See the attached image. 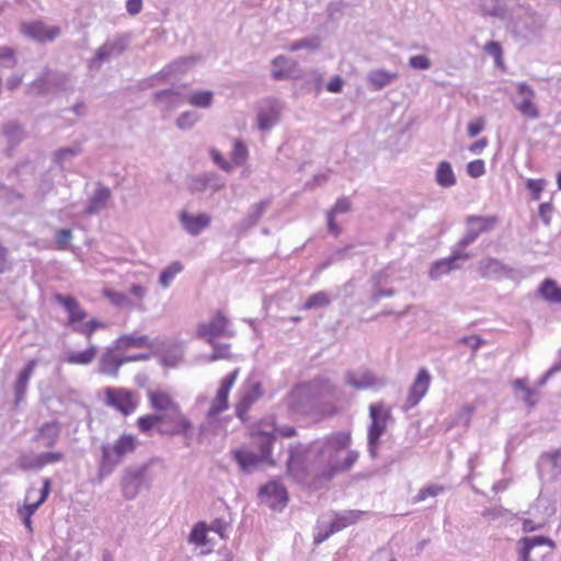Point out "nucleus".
<instances>
[{"label": "nucleus", "mask_w": 561, "mask_h": 561, "mask_svg": "<svg viewBox=\"0 0 561 561\" xmlns=\"http://www.w3.org/2000/svg\"><path fill=\"white\" fill-rule=\"evenodd\" d=\"M179 219L183 229L192 236L199 234L210 224V217L207 214L191 215L182 211Z\"/></svg>", "instance_id": "obj_27"}, {"label": "nucleus", "mask_w": 561, "mask_h": 561, "mask_svg": "<svg viewBox=\"0 0 561 561\" xmlns=\"http://www.w3.org/2000/svg\"><path fill=\"white\" fill-rule=\"evenodd\" d=\"M50 491V480L44 479L43 488L39 490V496L35 502L25 503L22 508L19 510L20 514L34 515L38 507L46 501Z\"/></svg>", "instance_id": "obj_42"}, {"label": "nucleus", "mask_w": 561, "mask_h": 561, "mask_svg": "<svg viewBox=\"0 0 561 561\" xmlns=\"http://www.w3.org/2000/svg\"><path fill=\"white\" fill-rule=\"evenodd\" d=\"M195 187L198 190L211 188L218 191L225 186L224 181L215 172L205 173L194 179Z\"/></svg>", "instance_id": "obj_41"}, {"label": "nucleus", "mask_w": 561, "mask_h": 561, "mask_svg": "<svg viewBox=\"0 0 561 561\" xmlns=\"http://www.w3.org/2000/svg\"><path fill=\"white\" fill-rule=\"evenodd\" d=\"M539 294L545 300L561 305V287L558 286L556 280L545 279L539 287Z\"/></svg>", "instance_id": "obj_38"}, {"label": "nucleus", "mask_w": 561, "mask_h": 561, "mask_svg": "<svg viewBox=\"0 0 561 561\" xmlns=\"http://www.w3.org/2000/svg\"><path fill=\"white\" fill-rule=\"evenodd\" d=\"M37 365L36 359H30L25 367L20 371L18 379L15 381L14 386V392H15V403L19 404L25 396L28 381L34 373V369Z\"/></svg>", "instance_id": "obj_32"}, {"label": "nucleus", "mask_w": 561, "mask_h": 561, "mask_svg": "<svg viewBox=\"0 0 561 561\" xmlns=\"http://www.w3.org/2000/svg\"><path fill=\"white\" fill-rule=\"evenodd\" d=\"M370 425L367 434V445L369 455L375 458L379 439L386 431L388 423L392 420L391 410L382 403H373L369 405Z\"/></svg>", "instance_id": "obj_5"}, {"label": "nucleus", "mask_w": 561, "mask_h": 561, "mask_svg": "<svg viewBox=\"0 0 561 561\" xmlns=\"http://www.w3.org/2000/svg\"><path fill=\"white\" fill-rule=\"evenodd\" d=\"M467 173L471 178H480L485 173V164L481 159L473 160L467 164Z\"/></svg>", "instance_id": "obj_64"}, {"label": "nucleus", "mask_w": 561, "mask_h": 561, "mask_svg": "<svg viewBox=\"0 0 561 561\" xmlns=\"http://www.w3.org/2000/svg\"><path fill=\"white\" fill-rule=\"evenodd\" d=\"M280 105L276 100H264L257 108V127L265 131L279 121Z\"/></svg>", "instance_id": "obj_20"}, {"label": "nucleus", "mask_w": 561, "mask_h": 561, "mask_svg": "<svg viewBox=\"0 0 561 561\" xmlns=\"http://www.w3.org/2000/svg\"><path fill=\"white\" fill-rule=\"evenodd\" d=\"M214 93L211 91H194L187 95V103L199 108L211 106Z\"/></svg>", "instance_id": "obj_44"}, {"label": "nucleus", "mask_w": 561, "mask_h": 561, "mask_svg": "<svg viewBox=\"0 0 561 561\" xmlns=\"http://www.w3.org/2000/svg\"><path fill=\"white\" fill-rule=\"evenodd\" d=\"M274 69L272 76L274 79L284 80L291 78L297 72V62L287 56H277L272 61Z\"/></svg>", "instance_id": "obj_30"}, {"label": "nucleus", "mask_w": 561, "mask_h": 561, "mask_svg": "<svg viewBox=\"0 0 561 561\" xmlns=\"http://www.w3.org/2000/svg\"><path fill=\"white\" fill-rule=\"evenodd\" d=\"M64 454L60 451H47L37 455L39 470L47 465L57 463L64 460Z\"/></svg>", "instance_id": "obj_56"}, {"label": "nucleus", "mask_w": 561, "mask_h": 561, "mask_svg": "<svg viewBox=\"0 0 561 561\" xmlns=\"http://www.w3.org/2000/svg\"><path fill=\"white\" fill-rule=\"evenodd\" d=\"M148 400L156 413H167L179 407V403L162 390H150L148 392Z\"/></svg>", "instance_id": "obj_29"}, {"label": "nucleus", "mask_w": 561, "mask_h": 561, "mask_svg": "<svg viewBox=\"0 0 561 561\" xmlns=\"http://www.w3.org/2000/svg\"><path fill=\"white\" fill-rule=\"evenodd\" d=\"M409 66L416 70H427L432 62L425 55H414L410 57Z\"/></svg>", "instance_id": "obj_62"}, {"label": "nucleus", "mask_w": 561, "mask_h": 561, "mask_svg": "<svg viewBox=\"0 0 561 561\" xmlns=\"http://www.w3.org/2000/svg\"><path fill=\"white\" fill-rule=\"evenodd\" d=\"M470 257V253L461 251L454 247L451 254L448 257L438 260L433 263L430 271V277L433 279H437L454 270H458L461 267V263L466 262Z\"/></svg>", "instance_id": "obj_16"}, {"label": "nucleus", "mask_w": 561, "mask_h": 561, "mask_svg": "<svg viewBox=\"0 0 561 561\" xmlns=\"http://www.w3.org/2000/svg\"><path fill=\"white\" fill-rule=\"evenodd\" d=\"M321 45V38L318 35L307 36L305 38L295 41L288 44L285 48L289 51H297L300 49L316 50Z\"/></svg>", "instance_id": "obj_45"}, {"label": "nucleus", "mask_w": 561, "mask_h": 561, "mask_svg": "<svg viewBox=\"0 0 561 561\" xmlns=\"http://www.w3.org/2000/svg\"><path fill=\"white\" fill-rule=\"evenodd\" d=\"M161 417L159 413L153 414H147L144 416H140L137 420V425L142 433H149L154 426L160 424Z\"/></svg>", "instance_id": "obj_54"}, {"label": "nucleus", "mask_w": 561, "mask_h": 561, "mask_svg": "<svg viewBox=\"0 0 561 561\" xmlns=\"http://www.w3.org/2000/svg\"><path fill=\"white\" fill-rule=\"evenodd\" d=\"M162 425L161 433L188 437L193 428L192 422L182 413L180 405L167 413H159Z\"/></svg>", "instance_id": "obj_13"}, {"label": "nucleus", "mask_w": 561, "mask_h": 561, "mask_svg": "<svg viewBox=\"0 0 561 561\" xmlns=\"http://www.w3.org/2000/svg\"><path fill=\"white\" fill-rule=\"evenodd\" d=\"M3 134L12 145L19 144L23 138L22 127L16 122H9L3 126Z\"/></svg>", "instance_id": "obj_50"}, {"label": "nucleus", "mask_w": 561, "mask_h": 561, "mask_svg": "<svg viewBox=\"0 0 561 561\" xmlns=\"http://www.w3.org/2000/svg\"><path fill=\"white\" fill-rule=\"evenodd\" d=\"M61 433V425L58 421H49L43 423L36 431L33 440L38 443L42 447H54Z\"/></svg>", "instance_id": "obj_22"}, {"label": "nucleus", "mask_w": 561, "mask_h": 561, "mask_svg": "<svg viewBox=\"0 0 561 561\" xmlns=\"http://www.w3.org/2000/svg\"><path fill=\"white\" fill-rule=\"evenodd\" d=\"M80 149L78 147H67L61 148L55 153V162L58 163L61 168L65 167V163L79 154Z\"/></svg>", "instance_id": "obj_55"}, {"label": "nucleus", "mask_w": 561, "mask_h": 561, "mask_svg": "<svg viewBox=\"0 0 561 561\" xmlns=\"http://www.w3.org/2000/svg\"><path fill=\"white\" fill-rule=\"evenodd\" d=\"M259 497L273 510H282L288 500L285 486L276 480L263 485L259 491Z\"/></svg>", "instance_id": "obj_19"}, {"label": "nucleus", "mask_w": 561, "mask_h": 561, "mask_svg": "<svg viewBox=\"0 0 561 561\" xmlns=\"http://www.w3.org/2000/svg\"><path fill=\"white\" fill-rule=\"evenodd\" d=\"M518 561H541L554 547L545 536L523 537L517 541Z\"/></svg>", "instance_id": "obj_8"}, {"label": "nucleus", "mask_w": 561, "mask_h": 561, "mask_svg": "<svg viewBox=\"0 0 561 561\" xmlns=\"http://www.w3.org/2000/svg\"><path fill=\"white\" fill-rule=\"evenodd\" d=\"M196 334L207 343L213 344V341L217 337H232L234 330L230 320L221 311H217L208 322L198 324Z\"/></svg>", "instance_id": "obj_9"}, {"label": "nucleus", "mask_w": 561, "mask_h": 561, "mask_svg": "<svg viewBox=\"0 0 561 561\" xmlns=\"http://www.w3.org/2000/svg\"><path fill=\"white\" fill-rule=\"evenodd\" d=\"M201 116L195 111H186L183 112L176 119V126L180 129H190L192 128L198 121Z\"/></svg>", "instance_id": "obj_53"}, {"label": "nucleus", "mask_w": 561, "mask_h": 561, "mask_svg": "<svg viewBox=\"0 0 561 561\" xmlns=\"http://www.w3.org/2000/svg\"><path fill=\"white\" fill-rule=\"evenodd\" d=\"M184 266L181 262L174 261L164 267L159 276V284L163 288L170 287L174 278L183 271Z\"/></svg>", "instance_id": "obj_43"}, {"label": "nucleus", "mask_w": 561, "mask_h": 561, "mask_svg": "<svg viewBox=\"0 0 561 561\" xmlns=\"http://www.w3.org/2000/svg\"><path fill=\"white\" fill-rule=\"evenodd\" d=\"M183 353L181 350L175 348L174 351L164 352L161 355V363L168 367H175L182 360Z\"/></svg>", "instance_id": "obj_58"}, {"label": "nucleus", "mask_w": 561, "mask_h": 561, "mask_svg": "<svg viewBox=\"0 0 561 561\" xmlns=\"http://www.w3.org/2000/svg\"><path fill=\"white\" fill-rule=\"evenodd\" d=\"M275 430L276 422L274 417L262 419L251 432L252 445L257 449V453L248 447L232 451V457L241 471L251 473L262 463L272 467L276 465L272 457Z\"/></svg>", "instance_id": "obj_2"}, {"label": "nucleus", "mask_w": 561, "mask_h": 561, "mask_svg": "<svg viewBox=\"0 0 561 561\" xmlns=\"http://www.w3.org/2000/svg\"><path fill=\"white\" fill-rule=\"evenodd\" d=\"M436 183L445 188L451 187L456 184V175L453 167L448 161H440L435 172Z\"/></svg>", "instance_id": "obj_37"}, {"label": "nucleus", "mask_w": 561, "mask_h": 561, "mask_svg": "<svg viewBox=\"0 0 561 561\" xmlns=\"http://www.w3.org/2000/svg\"><path fill=\"white\" fill-rule=\"evenodd\" d=\"M444 492V486L438 484H431L421 489L416 495V501L421 502L427 497H434Z\"/></svg>", "instance_id": "obj_60"}, {"label": "nucleus", "mask_w": 561, "mask_h": 561, "mask_svg": "<svg viewBox=\"0 0 561 561\" xmlns=\"http://www.w3.org/2000/svg\"><path fill=\"white\" fill-rule=\"evenodd\" d=\"M368 81L375 90H381L398 78L396 72L383 69L373 70L368 73Z\"/></svg>", "instance_id": "obj_40"}, {"label": "nucleus", "mask_w": 561, "mask_h": 561, "mask_svg": "<svg viewBox=\"0 0 561 561\" xmlns=\"http://www.w3.org/2000/svg\"><path fill=\"white\" fill-rule=\"evenodd\" d=\"M125 48L126 41L123 36L106 41L96 49L94 57L90 60V70H100L104 62H108L113 58L118 57Z\"/></svg>", "instance_id": "obj_14"}, {"label": "nucleus", "mask_w": 561, "mask_h": 561, "mask_svg": "<svg viewBox=\"0 0 561 561\" xmlns=\"http://www.w3.org/2000/svg\"><path fill=\"white\" fill-rule=\"evenodd\" d=\"M348 431L333 432L307 445L288 446L286 472L295 482L314 490L329 484L337 474L350 471L359 453L351 449Z\"/></svg>", "instance_id": "obj_1"}, {"label": "nucleus", "mask_w": 561, "mask_h": 561, "mask_svg": "<svg viewBox=\"0 0 561 561\" xmlns=\"http://www.w3.org/2000/svg\"><path fill=\"white\" fill-rule=\"evenodd\" d=\"M113 345L118 351H124L133 347H150V340L147 335L139 333L124 334L117 337Z\"/></svg>", "instance_id": "obj_35"}, {"label": "nucleus", "mask_w": 561, "mask_h": 561, "mask_svg": "<svg viewBox=\"0 0 561 561\" xmlns=\"http://www.w3.org/2000/svg\"><path fill=\"white\" fill-rule=\"evenodd\" d=\"M214 348L213 354L208 357L209 362H216L219 359H228L230 357V344H220L213 341L210 344Z\"/></svg>", "instance_id": "obj_57"}, {"label": "nucleus", "mask_w": 561, "mask_h": 561, "mask_svg": "<svg viewBox=\"0 0 561 561\" xmlns=\"http://www.w3.org/2000/svg\"><path fill=\"white\" fill-rule=\"evenodd\" d=\"M147 467L128 468L122 478V493L126 500H134L146 482Z\"/></svg>", "instance_id": "obj_15"}, {"label": "nucleus", "mask_w": 561, "mask_h": 561, "mask_svg": "<svg viewBox=\"0 0 561 561\" xmlns=\"http://www.w3.org/2000/svg\"><path fill=\"white\" fill-rule=\"evenodd\" d=\"M331 298L327 291H318L312 294L304 304L305 310L323 308L330 305Z\"/></svg>", "instance_id": "obj_48"}, {"label": "nucleus", "mask_w": 561, "mask_h": 561, "mask_svg": "<svg viewBox=\"0 0 561 561\" xmlns=\"http://www.w3.org/2000/svg\"><path fill=\"white\" fill-rule=\"evenodd\" d=\"M366 512L359 510H348L343 512H333V518L330 520V524L333 527V530L336 533L355 524L357 520L364 516Z\"/></svg>", "instance_id": "obj_33"}, {"label": "nucleus", "mask_w": 561, "mask_h": 561, "mask_svg": "<svg viewBox=\"0 0 561 561\" xmlns=\"http://www.w3.org/2000/svg\"><path fill=\"white\" fill-rule=\"evenodd\" d=\"M21 30L24 35L38 42H50L60 35L58 26H49L42 21L23 23Z\"/></svg>", "instance_id": "obj_21"}, {"label": "nucleus", "mask_w": 561, "mask_h": 561, "mask_svg": "<svg viewBox=\"0 0 561 561\" xmlns=\"http://www.w3.org/2000/svg\"><path fill=\"white\" fill-rule=\"evenodd\" d=\"M515 391L523 393V400L534 405L537 401L538 392L535 389L529 388L524 379H516L513 383Z\"/></svg>", "instance_id": "obj_49"}, {"label": "nucleus", "mask_w": 561, "mask_h": 561, "mask_svg": "<svg viewBox=\"0 0 561 561\" xmlns=\"http://www.w3.org/2000/svg\"><path fill=\"white\" fill-rule=\"evenodd\" d=\"M496 219L490 216H469L466 220L467 228L463 237L455 245L456 249L463 251L472 244L481 233L491 231L495 226Z\"/></svg>", "instance_id": "obj_12"}, {"label": "nucleus", "mask_w": 561, "mask_h": 561, "mask_svg": "<svg viewBox=\"0 0 561 561\" xmlns=\"http://www.w3.org/2000/svg\"><path fill=\"white\" fill-rule=\"evenodd\" d=\"M98 353V347L93 344H89V347L84 351H68L64 354L62 360L70 365H89L91 364Z\"/></svg>", "instance_id": "obj_34"}, {"label": "nucleus", "mask_w": 561, "mask_h": 561, "mask_svg": "<svg viewBox=\"0 0 561 561\" xmlns=\"http://www.w3.org/2000/svg\"><path fill=\"white\" fill-rule=\"evenodd\" d=\"M187 64L188 59L185 58L174 60L173 62L169 64L163 69H161L157 75L147 79L146 87H154L160 81H164L175 73L185 71Z\"/></svg>", "instance_id": "obj_31"}, {"label": "nucleus", "mask_w": 561, "mask_h": 561, "mask_svg": "<svg viewBox=\"0 0 561 561\" xmlns=\"http://www.w3.org/2000/svg\"><path fill=\"white\" fill-rule=\"evenodd\" d=\"M136 447L137 439L135 436L129 434L122 435L113 444L103 445L100 473L102 476L111 474L124 458L136 449Z\"/></svg>", "instance_id": "obj_4"}, {"label": "nucleus", "mask_w": 561, "mask_h": 561, "mask_svg": "<svg viewBox=\"0 0 561 561\" xmlns=\"http://www.w3.org/2000/svg\"><path fill=\"white\" fill-rule=\"evenodd\" d=\"M105 403L123 415H129L135 412L138 405L137 393L125 388L107 387L105 389Z\"/></svg>", "instance_id": "obj_11"}, {"label": "nucleus", "mask_w": 561, "mask_h": 561, "mask_svg": "<svg viewBox=\"0 0 561 561\" xmlns=\"http://www.w3.org/2000/svg\"><path fill=\"white\" fill-rule=\"evenodd\" d=\"M478 271L484 278H501L510 273V268L500 260L485 257L479 262Z\"/></svg>", "instance_id": "obj_28"}, {"label": "nucleus", "mask_w": 561, "mask_h": 561, "mask_svg": "<svg viewBox=\"0 0 561 561\" xmlns=\"http://www.w3.org/2000/svg\"><path fill=\"white\" fill-rule=\"evenodd\" d=\"M209 154H210L214 163L217 164L221 170H224L225 172H231L232 171V163L227 161L222 157L221 152L218 149L211 148L209 150Z\"/></svg>", "instance_id": "obj_63"}, {"label": "nucleus", "mask_w": 561, "mask_h": 561, "mask_svg": "<svg viewBox=\"0 0 561 561\" xmlns=\"http://www.w3.org/2000/svg\"><path fill=\"white\" fill-rule=\"evenodd\" d=\"M207 527L204 523H197L191 530L188 541L196 546H205L207 543Z\"/></svg>", "instance_id": "obj_51"}, {"label": "nucleus", "mask_w": 561, "mask_h": 561, "mask_svg": "<svg viewBox=\"0 0 561 561\" xmlns=\"http://www.w3.org/2000/svg\"><path fill=\"white\" fill-rule=\"evenodd\" d=\"M104 296L116 307L127 309H138L144 311L145 307L140 302H135L134 299L125 293L112 289H105Z\"/></svg>", "instance_id": "obj_36"}, {"label": "nucleus", "mask_w": 561, "mask_h": 561, "mask_svg": "<svg viewBox=\"0 0 561 561\" xmlns=\"http://www.w3.org/2000/svg\"><path fill=\"white\" fill-rule=\"evenodd\" d=\"M514 85L516 90V94L512 98L514 108L527 119L540 118L541 113L534 88L525 81L516 82Z\"/></svg>", "instance_id": "obj_6"}, {"label": "nucleus", "mask_w": 561, "mask_h": 561, "mask_svg": "<svg viewBox=\"0 0 561 561\" xmlns=\"http://www.w3.org/2000/svg\"><path fill=\"white\" fill-rule=\"evenodd\" d=\"M248 157L249 151L247 146L241 140H236L231 151L230 163H232V170L234 169V167H241L245 164Z\"/></svg>", "instance_id": "obj_46"}, {"label": "nucleus", "mask_w": 561, "mask_h": 561, "mask_svg": "<svg viewBox=\"0 0 561 561\" xmlns=\"http://www.w3.org/2000/svg\"><path fill=\"white\" fill-rule=\"evenodd\" d=\"M430 385L431 375L428 370L425 368L420 369L409 389V393L404 404L402 405V410L407 412L416 407L427 393Z\"/></svg>", "instance_id": "obj_17"}, {"label": "nucleus", "mask_w": 561, "mask_h": 561, "mask_svg": "<svg viewBox=\"0 0 561 561\" xmlns=\"http://www.w3.org/2000/svg\"><path fill=\"white\" fill-rule=\"evenodd\" d=\"M336 533L333 530L332 525L329 523H325L324 520L320 522L318 525V531L314 535V543L319 545L327 540L332 534Z\"/></svg>", "instance_id": "obj_59"}, {"label": "nucleus", "mask_w": 561, "mask_h": 561, "mask_svg": "<svg viewBox=\"0 0 561 561\" xmlns=\"http://www.w3.org/2000/svg\"><path fill=\"white\" fill-rule=\"evenodd\" d=\"M112 197V193L108 187L101 183H98L93 194L89 197L87 206L83 210L84 215L93 216L104 210Z\"/></svg>", "instance_id": "obj_23"}, {"label": "nucleus", "mask_w": 561, "mask_h": 561, "mask_svg": "<svg viewBox=\"0 0 561 561\" xmlns=\"http://www.w3.org/2000/svg\"><path fill=\"white\" fill-rule=\"evenodd\" d=\"M107 325L105 322L96 320V319H91V320L85 321L82 324V327L76 328V333H79V334L85 336L88 344H90L93 333L98 330L105 329Z\"/></svg>", "instance_id": "obj_47"}, {"label": "nucleus", "mask_w": 561, "mask_h": 561, "mask_svg": "<svg viewBox=\"0 0 561 561\" xmlns=\"http://www.w3.org/2000/svg\"><path fill=\"white\" fill-rule=\"evenodd\" d=\"M347 383L356 389H367L376 385L375 376L368 371L348 373L346 375Z\"/></svg>", "instance_id": "obj_39"}, {"label": "nucleus", "mask_w": 561, "mask_h": 561, "mask_svg": "<svg viewBox=\"0 0 561 561\" xmlns=\"http://www.w3.org/2000/svg\"><path fill=\"white\" fill-rule=\"evenodd\" d=\"M270 204V199H263L260 203L252 205L247 216L236 226L238 234H242L256 226L261 217L265 214Z\"/></svg>", "instance_id": "obj_26"}, {"label": "nucleus", "mask_w": 561, "mask_h": 561, "mask_svg": "<svg viewBox=\"0 0 561 561\" xmlns=\"http://www.w3.org/2000/svg\"><path fill=\"white\" fill-rule=\"evenodd\" d=\"M473 412H474V407L472 404L467 403V404L462 405L458 410V412L451 423V426H460L461 425V426L467 427L470 423Z\"/></svg>", "instance_id": "obj_52"}, {"label": "nucleus", "mask_w": 561, "mask_h": 561, "mask_svg": "<svg viewBox=\"0 0 561 561\" xmlns=\"http://www.w3.org/2000/svg\"><path fill=\"white\" fill-rule=\"evenodd\" d=\"M153 102L162 112L169 113L183 104L184 96L178 90L167 89L156 92Z\"/></svg>", "instance_id": "obj_25"}, {"label": "nucleus", "mask_w": 561, "mask_h": 561, "mask_svg": "<svg viewBox=\"0 0 561 561\" xmlns=\"http://www.w3.org/2000/svg\"><path fill=\"white\" fill-rule=\"evenodd\" d=\"M238 375L239 369L237 368L220 380L216 394L211 399L209 409L205 414V419L199 425V432L202 435L207 433H219L221 427V420L219 419V415L229 408V393L238 378Z\"/></svg>", "instance_id": "obj_3"}, {"label": "nucleus", "mask_w": 561, "mask_h": 561, "mask_svg": "<svg viewBox=\"0 0 561 561\" xmlns=\"http://www.w3.org/2000/svg\"><path fill=\"white\" fill-rule=\"evenodd\" d=\"M317 381L295 387L285 399L286 407L295 415H307L316 405L314 391Z\"/></svg>", "instance_id": "obj_7"}, {"label": "nucleus", "mask_w": 561, "mask_h": 561, "mask_svg": "<svg viewBox=\"0 0 561 561\" xmlns=\"http://www.w3.org/2000/svg\"><path fill=\"white\" fill-rule=\"evenodd\" d=\"M263 396L261 382L248 379L238 391V399L234 404L236 416L244 423L248 420V412L252 405Z\"/></svg>", "instance_id": "obj_10"}, {"label": "nucleus", "mask_w": 561, "mask_h": 561, "mask_svg": "<svg viewBox=\"0 0 561 561\" xmlns=\"http://www.w3.org/2000/svg\"><path fill=\"white\" fill-rule=\"evenodd\" d=\"M15 61L14 50L11 47H0V67L11 68Z\"/></svg>", "instance_id": "obj_61"}, {"label": "nucleus", "mask_w": 561, "mask_h": 561, "mask_svg": "<svg viewBox=\"0 0 561 561\" xmlns=\"http://www.w3.org/2000/svg\"><path fill=\"white\" fill-rule=\"evenodd\" d=\"M55 301L60 305L68 313V325L76 332V328L82 327L88 317L87 311L80 306L79 301L72 297L62 294L55 295Z\"/></svg>", "instance_id": "obj_18"}, {"label": "nucleus", "mask_w": 561, "mask_h": 561, "mask_svg": "<svg viewBox=\"0 0 561 561\" xmlns=\"http://www.w3.org/2000/svg\"><path fill=\"white\" fill-rule=\"evenodd\" d=\"M116 352L118 350L115 348L114 345L107 347L100 357L99 360V373L112 377H116L118 375V370L123 364L126 363V359H123Z\"/></svg>", "instance_id": "obj_24"}]
</instances>
